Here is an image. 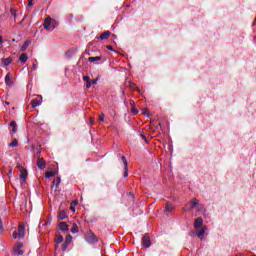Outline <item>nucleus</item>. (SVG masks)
<instances>
[{"instance_id":"nucleus-1","label":"nucleus","mask_w":256,"mask_h":256,"mask_svg":"<svg viewBox=\"0 0 256 256\" xmlns=\"http://www.w3.org/2000/svg\"><path fill=\"white\" fill-rule=\"evenodd\" d=\"M43 25L46 31H53L57 27V21L48 16L45 18Z\"/></svg>"},{"instance_id":"nucleus-2","label":"nucleus","mask_w":256,"mask_h":256,"mask_svg":"<svg viewBox=\"0 0 256 256\" xmlns=\"http://www.w3.org/2000/svg\"><path fill=\"white\" fill-rule=\"evenodd\" d=\"M13 239H25V225L18 226V232L14 231L12 234Z\"/></svg>"},{"instance_id":"nucleus-3","label":"nucleus","mask_w":256,"mask_h":256,"mask_svg":"<svg viewBox=\"0 0 256 256\" xmlns=\"http://www.w3.org/2000/svg\"><path fill=\"white\" fill-rule=\"evenodd\" d=\"M197 207V199L194 198L190 202L186 203L183 210L186 212L192 211V209H195Z\"/></svg>"},{"instance_id":"nucleus-4","label":"nucleus","mask_w":256,"mask_h":256,"mask_svg":"<svg viewBox=\"0 0 256 256\" xmlns=\"http://www.w3.org/2000/svg\"><path fill=\"white\" fill-rule=\"evenodd\" d=\"M121 161L124 165V177H129V163L127 162V158H125V156H122Z\"/></svg>"},{"instance_id":"nucleus-5","label":"nucleus","mask_w":256,"mask_h":256,"mask_svg":"<svg viewBox=\"0 0 256 256\" xmlns=\"http://www.w3.org/2000/svg\"><path fill=\"white\" fill-rule=\"evenodd\" d=\"M87 243H97V236L95 234L88 232L85 236Z\"/></svg>"},{"instance_id":"nucleus-6","label":"nucleus","mask_w":256,"mask_h":256,"mask_svg":"<svg viewBox=\"0 0 256 256\" xmlns=\"http://www.w3.org/2000/svg\"><path fill=\"white\" fill-rule=\"evenodd\" d=\"M142 245L148 249V247H151V238L148 236V234H145L142 238Z\"/></svg>"},{"instance_id":"nucleus-7","label":"nucleus","mask_w":256,"mask_h":256,"mask_svg":"<svg viewBox=\"0 0 256 256\" xmlns=\"http://www.w3.org/2000/svg\"><path fill=\"white\" fill-rule=\"evenodd\" d=\"M203 227V218L198 217L194 221V229H201Z\"/></svg>"},{"instance_id":"nucleus-8","label":"nucleus","mask_w":256,"mask_h":256,"mask_svg":"<svg viewBox=\"0 0 256 256\" xmlns=\"http://www.w3.org/2000/svg\"><path fill=\"white\" fill-rule=\"evenodd\" d=\"M41 103H42L41 98L37 97L31 101V106L33 109H35V107H39V105H41Z\"/></svg>"},{"instance_id":"nucleus-9","label":"nucleus","mask_w":256,"mask_h":256,"mask_svg":"<svg viewBox=\"0 0 256 256\" xmlns=\"http://www.w3.org/2000/svg\"><path fill=\"white\" fill-rule=\"evenodd\" d=\"M46 161L43 158H39L37 161V166L41 169V171H43V169H45V165H46Z\"/></svg>"},{"instance_id":"nucleus-10","label":"nucleus","mask_w":256,"mask_h":256,"mask_svg":"<svg viewBox=\"0 0 256 256\" xmlns=\"http://www.w3.org/2000/svg\"><path fill=\"white\" fill-rule=\"evenodd\" d=\"M108 37H111V32L105 31V32L102 33L99 37H96V39H101L102 41H104V40L107 39Z\"/></svg>"},{"instance_id":"nucleus-11","label":"nucleus","mask_w":256,"mask_h":256,"mask_svg":"<svg viewBox=\"0 0 256 256\" xmlns=\"http://www.w3.org/2000/svg\"><path fill=\"white\" fill-rule=\"evenodd\" d=\"M5 83L8 87H11V85H13V82L11 81V72H8L5 76Z\"/></svg>"},{"instance_id":"nucleus-12","label":"nucleus","mask_w":256,"mask_h":256,"mask_svg":"<svg viewBox=\"0 0 256 256\" xmlns=\"http://www.w3.org/2000/svg\"><path fill=\"white\" fill-rule=\"evenodd\" d=\"M55 243H56V246H55V249H57L58 245L63 243V236L61 234H57L56 237H55ZM58 244V245H57Z\"/></svg>"},{"instance_id":"nucleus-13","label":"nucleus","mask_w":256,"mask_h":256,"mask_svg":"<svg viewBox=\"0 0 256 256\" xmlns=\"http://www.w3.org/2000/svg\"><path fill=\"white\" fill-rule=\"evenodd\" d=\"M29 59V56L27 53H23L19 57V61L22 62L23 64L27 63V60Z\"/></svg>"},{"instance_id":"nucleus-14","label":"nucleus","mask_w":256,"mask_h":256,"mask_svg":"<svg viewBox=\"0 0 256 256\" xmlns=\"http://www.w3.org/2000/svg\"><path fill=\"white\" fill-rule=\"evenodd\" d=\"M59 228L60 231H69V225L65 222H60Z\"/></svg>"},{"instance_id":"nucleus-15","label":"nucleus","mask_w":256,"mask_h":256,"mask_svg":"<svg viewBox=\"0 0 256 256\" xmlns=\"http://www.w3.org/2000/svg\"><path fill=\"white\" fill-rule=\"evenodd\" d=\"M66 217H67V211L66 210H62V211L59 212L58 219L60 221H63Z\"/></svg>"},{"instance_id":"nucleus-16","label":"nucleus","mask_w":256,"mask_h":256,"mask_svg":"<svg viewBox=\"0 0 256 256\" xmlns=\"http://www.w3.org/2000/svg\"><path fill=\"white\" fill-rule=\"evenodd\" d=\"M174 207L173 205H171V203L167 202L166 203V210H165V214L169 215V213H171V211H173Z\"/></svg>"},{"instance_id":"nucleus-17","label":"nucleus","mask_w":256,"mask_h":256,"mask_svg":"<svg viewBox=\"0 0 256 256\" xmlns=\"http://www.w3.org/2000/svg\"><path fill=\"white\" fill-rule=\"evenodd\" d=\"M26 179H27V170H21L20 180L22 181V183H25Z\"/></svg>"},{"instance_id":"nucleus-18","label":"nucleus","mask_w":256,"mask_h":256,"mask_svg":"<svg viewBox=\"0 0 256 256\" xmlns=\"http://www.w3.org/2000/svg\"><path fill=\"white\" fill-rule=\"evenodd\" d=\"M205 231H207V227H202L201 230L197 232V237L203 239V235H205Z\"/></svg>"},{"instance_id":"nucleus-19","label":"nucleus","mask_w":256,"mask_h":256,"mask_svg":"<svg viewBox=\"0 0 256 256\" xmlns=\"http://www.w3.org/2000/svg\"><path fill=\"white\" fill-rule=\"evenodd\" d=\"M2 63H3V65H5V66L11 65V63H13V58L8 57V58H5V59H2Z\"/></svg>"},{"instance_id":"nucleus-20","label":"nucleus","mask_w":256,"mask_h":256,"mask_svg":"<svg viewBox=\"0 0 256 256\" xmlns=\"http://www.w3.org/2000/svg\"><path fill=\"white\" fill-rule=\"evenodd\" d=\"M195 209H197V211H199V212H203L204 209H205V206H203V204H200L199 200H197V204L195 206Z\"/></svg>"},{"instance_id":"nucleus-21","label":"nucleus","mask_w":256,"mask_h":256,"mask_svg":"<svg viewBox=\"0 0 256 256\" xmlns=\"http://www.w3.org/2000/svg\"><path fill=\"white\" fill-rule=\"evenodd\" d=\"M89 63H95V61H101V56L89 57Z\"/></svg>"},{"instance_id":"nucleus-22","label":"nucleus","mask_w":256,"mask_h":256,"mask_svg":"<svg viewBox=\"0 0 256 256\" xmlns=\"http://www.w3.org/2000/svg\"><path fill=\"white\" fill-rule=\"evenodd\" d=\"M10 127H12V133H17V123L15 121L10 122Z\"/></svg>"},{"instance_id":"nucleus-23","label":"nucleus","mask_w":256,"mask_h":256,"mask_svg":"<svg viewBox=\"0 0 256 256\" xmlns=\"http://www.w3.org/2000/svg\"><path fill=\"white\" fill-rule=\"evenodd\" d=\"M53 185L57 188L61 185V178L57 177L53 180Z\"/></svg>"},{"instance_id":"nucleus-24","label":"nucleus","mask_w":256,"mask_h":256,"mask_svg":"<svg viewBox=\"0 0 256 256\" xmlns=\"http://www.w3.org/2000/svg\"><path fill=\"white\" fill-rule=\"evenodd\" d=\"M71 241H73V236H71V234H68L65 238V242L64 243H67L68 245L71 244Z\"/></svg>"},{"instance_id":"nucleus-25","label":"nucleus","mask_w":256,"mask_h":256,"mask_svg":"<svg viewBox=\"0 0 256 256\" xmlns=\"http://www.w3.org/2000/svg\"><path fill=\"white\" fill-rule=\"evenodd\" d=\"M30 44H31V42L25 41L21 47V51H27V47H29Z\"/></svg>"},{"instance_id":"nucleus-26","label":"nucleus","mask_w":256,"mask_h":256,"mask_svg":"<svg viewBox=\"0 0 256 256\" xmlns=\"http://www.w3.org/2000/svg\"><path fill=\"white\" fill-rule=\"evenodd\" d=\"M45 177H46V179H51V177H55V172L48 171V172H46Z\"/></svg>"},{"instance_id":"nucleus-27","label":"nucleus","mask_w":256,"mask_h":256,"mask_svg":"<svg viewBox=\"0 0 256 256\" xmlns=\"http://www.w3.org/2000/svg\"><path fill=\"white\" fill-rule=\"evenodd\" d=\"M71 232L72 233H79V226H77V224H73Z\"/></svg>"},{"instance_id":"nucleus-28","label":"nucleus","mask_w":256,"mask_h":256,"mask_svg":"<svg viewBox=\"0 0 256 256\" xmlns=\"http://www.w3.org/2000/svg\"><path fill=\"white\" fill-rule=\"evenodd\" d=\"M19 145V141L17 139L12 140V142L9 144V147H17Z\"/></svg>"},{"instance_id":"nucleus-29","label":"nucleus","mask_w":256,"mask_h":256,"mask_svg":"<svg viewBox=\"0 0 256 256\" xmlns=\"http://www.w3.org/2000/svg\"><path fill=\"white\" fill-rule=\"evenodd\" d=\"M5 231V228L3 227V219L0 218V235Z\"/></svg>"},{"instance_id":"nucleus-30","label":"nucleus","mask_w":256,"mask_h":256,"mask_svg":"<svg viewBox=\"0 0 256 256\" xmlns=\"http://www.w3.org/2000/svg\"><path fill=\"white\" fill-rule=\"evenodd\" d=\"M14 252L16 253V255H23V250L19 248H15Z\"/></svg>"},{"instance_id":"nucleus-31","label":"nucleus","mask_w":256,"mask_h":256,"mask_svg":"<svg viewBox=\"0 0 256 256\" xmlns=\"http://www.w3.org/2000/svg\"><path fill=\"white\" fill-rule=\"evenodd\" d=\"M68 247H69V244H67L66 242H64V243L62 244V251H67Z\"/></svg>"},{"instance_id":"nucleus-32","label":"nucleus","mask_w":256,"mask_h":256,"mask_svg":"<svg viewBox=\"0 0 256 256\" xmlns=\"http://www.w3.org/2000/svg\"><path fill=\"white\" fill-rule=\"evenodd\" d=\"M71 205H72V207H77V205H79V200H73L71 202Z\"/></svg>"},{"instance_id":"nucleus-33","label":"nucleus","mask_w":256,"mask_h":256,"mask_svg":"<svg viewBox=\"0 0 256 256\" xmlns=\"http://www.w3.org/2000/svg\"><path fill=\"white\" fill-rule=\"evenodd\" d=\"M99 121H105V114L102 113L100 116H99Z\"/></svg>"},{"instance_id":"nucleus-34","label":"nucleus","mask_w":256,"mask_h":256,"mask_svg":"<svg viewBox=\"0 0 256 256\" xmlns=\"http://www.w3.org/2000/svg\"><path fill=\"white\" fill-rule=\"evenodd\" d=\"M91 80L86 82V89H91Z\"/></svg>"},{"instance_id":"nucleus-35","label":"nucleus","mask_w":256,"mask_h":256,"mask_svg":"<svg viewBox=\"0 0 256 256\" xmlns=\"http://www.w3.org/2000/svg\"><path fill=\"white\" fill-rule=\"evenodd\" d=\"M140 137L145 141V143H149L145 135L141 134Z\"/></svg>"},{"instance_id":"nucleus-36","label":"nucleus","mask_w":256,"mask_h":256,"mask_svg":"<svg viewBox=\"0 0 256 256\" xmlns=\"http://www.w3.org/2000/svg\"><path fill=\"white\" fill-rule=\"evenodd\" d=\"M21 247H23V244H21V243H17L15 245V249H21Z\"/></svg>"},{"instance_id":"nucleus-37","label":"nucleus","mask_w":256,"mask_h":256,"mask_svg":"<svg viewBox=\"0 0 256 256\" xmlns=\"http://www.w3.org/2000/svg\"><path fill=\"white\" fill-rule=\"evenodd\" d=\"M83 81L89 82V81H91V79L89 78V76H84Z\"/></svg>"},{"instance_id":"nucleus-38","label":"nucleus","mask_w":256,"mask_h":256,"mask_svg":"<svg viewBox=\"0 0 256 256\" xmlns=\"http://www.w3.org/2000/svg\"><path fill=\"white\" fill-rule=\"evenodd\" d=\"M106 48L108 49V51H114L113 46H111V45L106 46Z\"/></svg>"},{"instance_id":"nucleus-39","label":"nucleus","mask_w":256,"mask_h":256,"mask_svg":"<svg viewBox=\"0 0 256 256\" xmlns=\"http://www.w3.org/2000/svg\"><path fill=\"white\" fill-rule=\"evenodd\" d=\"M28 7H33V0H29Z\"/></svg>"},{"instance_id":"nucleus-40","label":"nucleus","mask_w":256,"mask_h":256,"mask_svg":"<svg viewBox=\"0 0 256 256\" xmlns=\"http://www.w3.org/2000/svg\"><path fill=\"white\" fill-rule=\"evenodd\" d=\"M91 85L97 84V80H90Z\"/></svg>"},{"instance_id":"nucleus-41","label":"nucleus","mask_w":256,"mask_h":256,"mask_svg":"<svg viewBox=\"0 0 256 256\" xmlns=\"http://www.w3.org/2000/svg\"><path fill=\"white\" fill-rule=\"evenodd\" d=\"M132 111H133L134 115H137L139 113V111L135 110V109H133Z\"/></svg>"},{"instance_id":"nucleus-42","label":"nucleus","mask_w":256,"mask_h":256,"mask_svg":"<svg viewBox=\"0 0 256 256\" xmlns=\"http://www.w3.org/2000/svg\"><path fill=\"white\" fill-rule=\"evenodd\" d=\"M0 45H3V37L0 36Z\"/></svg>"},{"instance_id":"nucleus-43","label":"nucleus","mask_w":256,"mask_h":256,"mask_svg":"<svg viewBox=\"0 0 256 256\" xmlns=\"http://www.w3.org/2000/svg\"><path fill=\"white\" fill-rule=\"evenodd\" d=\"M13 174V169H10L8 172V175H12Z\"/></svg>"},{"instance_id":"nucleus-44","label":"nucleus","mask_w":256,"mask_h":256,"mask_svg":"<svg viewBox=\"0 0 256 256\" xmlns=\"http://www.w3.org/2000/svg\"><path fill=\"white\" fill-rule=\"evenodd\" d=\"M130 87L133 89V87H135L134 83H130Z\"/></svg>"},{"instance_id":"nucleus-45","label":"nucleus","mask_w":256,"mask_h":256,"mask_svg":"<svg viewBox=\"0 0 256 256\" xmlns=\"http://www.w3.org/2000/svg\"><path fill=\"white\" fill-rule=\"evenodd\" d=\"M70 209H71L72 211H75V208H74L72 205H71Z\"/></svg>"},{"instance_id":"nucleus-46","label":"nucleus","mask_w":256,"mask_h":256,"mask_svg":"<svg viewBox=\"0 0 256 256\" xmlns=\"http://www.w3.org/2000/svg\"><path fill=\"white\" fill-rule=\"evenodd\" d=\"M91 125H93V121H90Z\"/></svg>"},{"instance_id":"nucleus-47","label":"nucleus","mask_w":256,"mask_h":256,"mask_svg":"<svg viewBox=\"0 0 256 256\" xmlns=\"http://www.w3.org/2000/svg\"><path fill=\"white\" fill-rule=\"evenodd\" d=\"M6 105H9V102H6Z\"/></svg>"}]
</instances>
